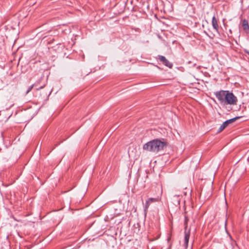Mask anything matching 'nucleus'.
I'll return each instance as SVG.
<instances>
[{
    "label": "nucleus",
    "mask_w": 249,
    "mask_h": 249,
    "mask_svg": "<svg viewBox=\"0 0 249 249\" xmlns=\"http://www.w3.org/2000/svg\"><path fill=\"white\" fill-rule=\"evenodd\" d=\"M166 144L164 142L156 139L151 140L143 145V149L147 151L157 153L166 147Z\"/></svg>",
    "instance_id": "nucleus-1"
},
{
    "label": "nucleus",
    "mask_w": 249,
    "mask_h": 249,
    "mask_svg": "<svg viewBox=\"0 0 249 249\" xmlns=\"http://www.w3.org/2000/svg\"><path fill=\"white\" fill-rule=\"evenodd\" d=\"M185 220H184V226H185V231H184V246L185 248H187L188 245V242L190 235V230L189 229L188 231L187 230V223L189 221V218L186 214V212L185 213Z\"/></svg>",
    "instance_id": "nucleus-2"
},
{
    "label": "nucleus",
    "mask_w": 249,
    "mask_h": 249,
    "mask_svg": "<svg viewBox=\"0 0 249 249\" xmlns=\"http://www.w3.org/2000/svg\"><path fill=\"white\" fill-rule=\"evenodd\" d=\"M224 105H236L237 102V97L232 93L227 91Z\"/></svg>",
    "instance_id": "nucleus-3"
},
{
    "label": "nucleus",
    "mask_w": 249,
    "mask_h": 249,
    "mask_svg": "<svg viewBox=\"0 0 249 249\" xmlns=\"http://www.w3.org/2000/svg\"><path fill=\"white\" fill-rule=\"evenodd\" d=\"M241 117H236L233 118L228 120L224 122L219 128L217 132L220 133L229 124L234 122L235 121L240 118Z\"/></svg>",
    "instance_id": "nucleus-4"
},
{
    "label": "nucleus",
    "mask_w": 249,
    "mask_h": 249,
    "mask_svg": "<svg viewBox=\"0 0 249 249\" xmlns=\"http://www.w3.org/2000/svg\"><path fill=\"white\" fill-rule=\"evenodd\" d=\"M228 91L221 90L219 91H217L215 95L217 98V99L220 101V103L223 104L225 101L226 94Z\"/></svg>",
    "instance_id": "nucleus-5"
},
{
    "label": "nucleus",
    "mask_w": 249,
    "mask_h": 249,
    "mask_svg": "<svg viewBox=\"0 0 249 249\" xmlns=\"http://www.w3.org/2000/svg\"><path fill=\"white\" fill-rule=\"evenodd\" d=\"M160 200L159 197H156V198H149L147 199L145 201V204L144 206V211L145 213H146L148 209L150 206V205L152 203L158 202Z\"/></svg>",
    "instance_id": "nucleus-6"
},
{
    "label": "nucleus",
    "mask_w": 249,
    "mask_h": 249,
    "mask_svg": "<svg viewBox=\"0 0 249 249\" xmlns=\"http://www.w3.org/2000/svg\"><path fill=\"white\" fill-rule=\"evenodd\" d=\"M158 58L165 66L169 68H171L172 67V63L170 62L164 56L158 55Z\"/></svg>",
    "instance_id": "nucleus-7"
},
{
    "label": "nucleus",
    "mask_w": 249,
    "mask_h": 249,
    "mask_svg": "<svg viewBox=\"0 0 249 249\" xmlns=\"http://www.w3.org/2000/svg\"><path fill=\"white\" fill-rule=\"evenodd\" d=\"M212 23L213 29L217 32L218 30V25L215 16H213L212 18Z\"/></svg>",
    "instance_id": "nucleus-8"
},
{
    "label": "nucleus",
    "mask_w": 249,
    "mask_h": 249,
    "mask_svg": "<svg viewBox=\"0 0 249 249\" xmlns=\"http://www.w3.org/2000/svg\"><path fill=\"white\" fill-rule=\"evenodd\" d=\"M242 27L245 31L249 30V25L248 22L246 19H244L242 21Z\"/></svg>",
    "instance_id": "nucleus-9"
},
{
    "label": "nucleus",
    "mask_w": 249,
    "mask_h": 249,
    "mask_svg": "<svg viewBox=\"0 0 249 249\" xmlns=\"http://www.w3.org/2000/svg\"><path fill=\"white\" fill-rule=\"evenodd\" d=\"M35 86V84H33L32 85L30 86L28 88L27 90L26 91V94H27L29 92H30Z\"/></svg>",
    "instance_id": "nucleus-10"
},
{
    "label": "nucleus",
    "mask_w": 249,
    "mask_h": 249,
    "mask_svg": "<svg viewBox=\"0 0 249 249\" xmlns=\"http://www.w3.org/2000/svg\"><path fill=\"white\" fill-rule=\"evenodd\" d=\"M44 86H42L38 89H37V90H39V89H42V88H43Z\"/></svg>",
    "instance_id": "nucleus-11"
},
{
    "label": "nucleus",
    "mask_w": 249,
    "mask_h": 249,
    "mask_svg": "<svg viewBox=\"0 0 249 249\" xmlns=\"http://www.w3.org/2000/svg\"><path fill=\"white\" fill-rule=\"evenodd\" d=\"M248 53L249 54V53L248 52Z\"/></svg>",
    "instance_id": "nucleus-12"
}]
</instances>
